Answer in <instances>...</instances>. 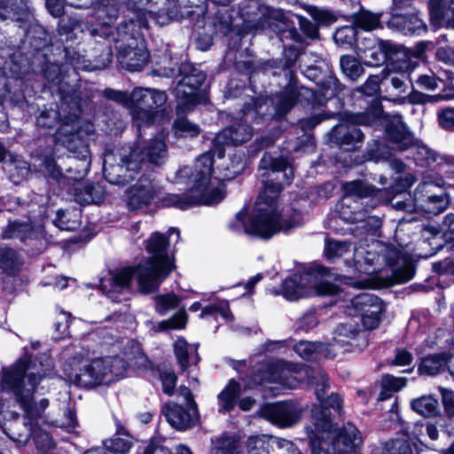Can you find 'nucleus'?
Segmentation results:
<instances>
[{
    "label": "nucleus",
    "instance_id": "20e7f679",
    "mask_svg": "<svg viewBox=\"0 0 454 454\" xmlns=\"http://www.w3.org/2000/svg\"><path fill=\"white\" fill-rule=\"evenodd\" d=\"M333 419L306 427L311 454H361L364 440L359 429L352 423L338 427Z\"/></svg>",
    "mask_w": 454,
    "mask_h": 454
},
{
    "label": "nucleus",
    "instance_id": "58836bf2",
    "mask_svg": "<svg viewBox=\"0 0 454 454\" xmlns=\"http://www.w3.org/2000/svg\"><path fill=\"white\" fill-rule=\"evenodd\" d=\"M239 14L243 20L247 33L250 29H258L263 25L261 22L262 12L259 3L256 0L244 1L239 4Z\"/></svg>",
    "mask_w": 454,
    "mask_h": 454
},
{
    "label": "nucleus",
    "instance_id": "e2e57ef3",
    "mask_svg": "<svg viewBox=\"0 0 454 454\" xmlns=\"http://www.w3.org/2000/svg\"><path fill=\"white\" fill-rule=\"evenodd\" d=\"M424 202L426 204V211L436 215L442 213L448 207L450 198L448 192L441 188L440 193H430L427 195Z\"/></svg>",
    "mask_w": 454,
    "mask_h": 454
},
{
    "label": "nucleus",
    "instance_id": "39448f33",
    "mask_svg": "<svg viewBox=\"0 0 454 454\" xmlns=\"http://www.w3.org/2000/svg\"><path fill=\"white\" fill-rule=\"evenodd\" d=\"M192 172L187 173L191 186L183 193L167 192L155 201L156 208H176L185 211L192 207L200 206H215L219 204L225 198V192L220 187H212L208 184L209 168L202 166Z\"/></svg>",
    "mask_w": 454,
    "mask_h": 454
},
{
    "label": "nucleus",
    "instance_id": "a878e982",
    "mask_svg": "<svg viewBox=\"0 0 454 454\" xmlns=\"http://www.w3.org/2000/svg\"><path fill=\"white\" fill-rule=\"evenodd\" d=\"M335 345L341 347L347 352L362 351L368 346L365 333L357 325L340 323L336 328Z\"/></svg>",
    "mask_w": 454,
    "mask_h": 454
},
{
    "label": "nucleus",
    "instance_id": "412c9836",
    "mask_svg": "<svg viewBox=\"0 0 454 454\" xmlns=\"http://www.w3.org/2000/svg\"><path fill=\"white\" fill-rule=\"evenodd\" d=\"M389 75L390 71L386 67L379 74H370L364 84L355 90L356 97L367 103L364 112L377 114L375 121L383 115L382 99L385 98L381 96L380 86L387 82Z\"/></svg>",
    "mask_w": 454,
    "mask_h": 454
},
{
    "label": "nucleus",
    "instance_id": "a18cd8bd",
    "mask_svg": "<svg viewBox=\"0 0 454 454\" xmlns=\"http://www.w3.org/2000/svg\"><path fill=\"white\" fill-rule=\"evenodd\" d=\"M413 411L425 418H438L441 414L438 398L433 395H423L411 402Z\"/></svg>",
    "mask_w": 454,
    "mask_h": 454
},
{
    "label": "nucleus",
    "instance_id": "052dcab7",
    "mask_svg": "<svg viewBox=\"0 0 454 454\" xmlns=\"http://www.w3.org/2000/svg\"><path fill=\"white\" fill-rule=\"evenodd\" d=\"M412 147L416 148V151L413 154V159L417 166L421 168H430L434 163H435L439 158V154L429 148L427 145L420 143L419 139L416 138V145Z\"/></svg>",
    "mask_w": 454,
    "mask_h": 454
},
{
    "label": "nucleus",
    "instance_id": "9b49d317",
    "mask_svg": "<svg viewBox=\"0 0 454 454\" xmlns=\"http://www.w3.org/2000/svg\"><path fill=\"white\" fill-rule=\"evenodd\" d=\"M411 184L407 179H400L389 188H378L364 180H354L345 183L343 190L346 196H356L359 199H370L372 207L392 202L395 195L406 192Z\"/></svg>",
    "mask_w": 454,
    "mask_h": 454
},
{
    "label": "nucleus",
    "instance_id": "4be33fe9",
    "mask_svg": "<svg viewBox=\"0 0 454 454\" xmlns=\"http://www.w3.org/2000/svg\"><path fill=\"white\" fill-rule=\"evenodd\" d=\"M328 386H322L317 387L315 395L318 403H314L310 409V419L313 427L326 420L335 418L336 415H340L343 408V400L338 393H332L326 395L325 388Z\"/></svg>",
    "mask_w": 454,
    "mask_h": 454
},
{
    "label": "nucleus",
    "instance_id": "7c9ffc66",
    "mask_svg": "<svg viewBox=\"0 0 454 454\" xmlns=\"http://www.w3.org/2000/svg\"><path fill=\"white\" fill-rule=\"evenodd\" d=\"M37 161L38 163L35 165V170L45 178L57 183H60L66 178L61 167L57 162L54 148L38 153Z\"/></svg>",
    "mask_w": 454,
    "mask_h": 454
},
{
    "label": "nucleus",
    "instance_id": "f03ea898",
    "mask_svg": "<svg viewBox=\"0 0 454 454\" xmlns=\"http://www.w3.org/2000/svg\"><path fill=\"white\" fill-rule=\"evenodd\" d=\"M292 211L290 215L283 217L279 198L259 193L252 211L248 214L245 208L239 210L235 215L237 222L231 223L230 228L236 231L239 223L247 235L270 240L280 232L290 234L301 224V213L295 208Z\"/></svg>",
    "mask_w": 454,
    "mask_h": 454
},
{
    "label": "nucleus",
    "instance_id": "cd10ccee",
    "mask_svg": "<svg viewBox=\"0 0 454 454\" xmlns=\"http://www.w3.org/2000/svg\"><path fill=\"white\" fill-rule=\"evenodd\" d=\"M1 237L3 239H19L26 244L27 240L41 239L43 234L31 221L15 219L8 221Z\"/></svg>",
    "mask_w": 454,
    "mask_h": 454
},
{
    "label": "nucleus",
    "instance_id": "5701e85b",
    "mask_svg": "<svg viewBox=\"0 0 454 454\" xmlns=\"http://www.w3.org/2000/svg\"><path fill=\"white\" fill-rule=\"evenodd\" d=\"M300 14L290 11L276 10L266 20L270 30L275 32L281 41L291 40L295 43L303 44L305 39L298 31V20Z\"/></svg>",
    "mask_w": 454,
    "mask_h": 454
},
{
    "label": "nucleus",
    "instance_id": "f704fd0d",
    "mask_svg": "<svg viewBox=\"0 0 454 454\" xmlns=\"http://www.w3.org/2000/svg\"><path fill=\"white\" fill-rule=\"evenodd\" d=\"M449 360V349L423 356L418 363V373L419 375L436 376L447 369Z\"/></svg>",
    "mask_w": 454,
    "mask_h": 454
},
{
    "label": "nucleus",
    "instance_id": "dca6fc26",
    "mask_svg": "<svg viewBox=\"0 0 454 454\" xmlns=\"http://www.w3.org/2000/svg\"><path fill=\"white\" fill-rule=\"evenodd\" d=\"M353 316L359 317L364 330L372 331L379 327L386 313L387 306L376 294H360L351 300Z\"/></svg>",
    "mask_w": 454,
    "mask_h": 454
},
{
    "label": "nucleus",
    "instance_id": "bb28decb",
    "mask_svg": "<svg viewBox=\"0 0 454 454\" xmlns=\"http://www.w3.org/2000/svg\"><path fill=\"white\" fill-rule=\"evenodd\" d=\"M394 157L392 148L380 140H373V145L368 146L365 151L359 149L356 154H350L342 160V165L346 168H353L363 165L366 161H389Z\"/></svg>",
    "mask_w": 454,
    "mask_h": 454
},
{
    "label": "nucleus",
    "instance_id": "de8ad7c7",
    "mask_svg": "<svg viewBox=\"0 0 454 454\" xmlns=\"http://www.w3.org/2000/svg\"><path fill=\"white\" fill-rule=\"evenodd\" d=\"M121 152V161L126 164V168H129V172L136 176L145 164L141 146L137 144L123 146Z\"/></svg>",
    "mask_w": 454,
    "mask_h": 454
},
{
    "label": "nucleus",
    "instance_id": "0e129e2a",
    "mask_svg": "<svg viewBox=\"0 0 454 454\" xmlns=\"http://www.w3.org/2000/svg\"><path fill=\"white\" fill-rule=\"evenodd\" d=\"M377 42L387 63H394L407 58L405 49L402 45L395 44L389 40L378 39Z\"/></svg>",
    "mask_w": 454,
    "mask_h": 454
},
{
    "label": "nucleus",
    "instance_id": "c85d7f7f",
    "mask_svg": "<svg viewBox=\"0 0 454 454\" xmlns=\"http://www.w3.org/2000/svg\"><path fill=\"white\" fill-rule=\"evenodd\" d=\"M226 146H231V143L219 131L212 140V146L209 151L201 154L196 160L194 166L190 169L192 172L198 171L200 168L204 169L202 166L209 168L208 184L211 185V177L214 172L215 156L223 159L225 156Z\"/></svg>",
    "mask_w": 454,
    "mask_h": 454
},
{
    "label": "nucleus",
    "instance_id": "f257e3e1",
    "mask_svg": "<svg viewBox=\"0 0 454 454\" xmlns=\"http://www.w3.org/2000/svg\"><path fill=\"white\" fill-rule=\"evenodd\" d=\"M234 68L247 75L250 89L256 94V82L262 74L270 76V83L278 88L272 96L259 93L251 96L241 109L242 118L252 124H268L272 121H282L296 106L297 94L293 85L285 83L280 59L254 61L253 59L238 60Z\"/></svg>",
    "mask_w": 454,
    "mask_h": 454
},
{
    "label": "nucleus",
    "instance_id": "0eeeda50",
    "mask_svg": "<svg viewBox=\"0 0 454 454\" xmlns=\"http://www.w3.org/2000/svg\"><path fill=\"white\" fill-rule=\"evenodd\" d=\"M376 116L377 114L368 112H346L342 114L340 122L329 130L327 144L330 147L342 152L340 156L341 163L345 157L356 154L362 148L365 135L361 127H374Z\"/></svg>",
    "mask_w": 454,
    "mask_h": 454
},
{
    "label": "nucleus",
    "instance_id": "8fccbe9b",
    "mask_svg": "<svg viewBox=\"0 0 454 454\" xmlns=\"http://www.w3.org/2000/svg\"><path fill=\"white\" fill-rule=\"evenodd\" d=\"M139 271L138 264L126 266L116 270L111 278V287L120 292L129 288L134 277H137L138 283Z\"/></svg>",
    "mask_w": 454,
    "mask_h": 454
},
{
    "label": "nucleus",
    "instance_id": "bf43d9fd",
    "mask_svg": "<svg viewBox=\"0 0 454 454\" xmlns=\"http://www.w3.org/2000/svg\"><path fill=\"white\" fill-rule=\"evenodd\" d=\"M340 67L343 74L352 81H356L364 72V68L358 58L350 54L341 55Z\"/></svg>",
    "mask_w": 454,
    "mask_h": 454
},
{
    "label": "nucleus",
    "instance_id": "37998d69",
    "mask_svg": "<svg viewBox=\"0 0 454 454\" xmlns=\"http://www.w3.org/2000/svg\"><path fill=\"white\" fill-rule=\"evenodd\" d=\"M391 275L388 277L387 286H395L407 283L416 273V262L411 257L406 256L400 264L392 268Z\"/></svg>",
    "mask_w": 454,
    "mask_h": 454
},
{
    "label": "nucleus",
    "instance_id": "e433bc0d",
    "mask_svg": "<svg viewBox=\"0 0 454 454\" xmlns=\"http://www.w3.org/2000/svg\"><path fill=\"white\" fill-rule=\"evenodd\" d=\"M176 232L180 235V231L177 228H169L168 233H162L160 231H153L147 239L144 240V247L145 252L150 256H161L168 255V248L170 246V233Z\"/></svg>",
    "mask_w": 454,
    "mask_h": 454
},
{
    "label": "nucleus",
    "instance_id": "72a5a7b5",
    "mask_svg": "<svg viewBox=\"0 0 454 454\" xmlns=\"http://www.w3.org/2000/svg\"><path fill=\"white\" fill-rule=\"evenodd\" d=\"M252 123L245 121L240 114V118L231 121V124L220 132L231 143V146L241 145L251 139L254 134Z\"/></svg>",
    "mask_w": 454,
    "mask_h": 454
},
{
    "label": "nucleus",
    "instance_id": "864d4df0",
    "mask_svg": "<svg viewBox=\"0 0 454 454\" xmlns=\"http://www.w3.org/2000/svg\"><path fill=\"white\" fill-rule=\"evenodd\" d=\"M326 349L321 341L300 340L294 346V352L306 361H317L321 358L322 353Z\"/></svg>",
    "mask_w": 454,
    "mask_h": 454
},
{
    "label": "nucleus",
    "instance_id": "f3484780",
    "mask_svg": "<svg viewBox=\"0 0 454 454\" xmlns=\"http://www.w3.org/2000/svg\"><path fill=\"white\" fill-rule=\"evenodd\" d=\"M160 187L152 173H143L135 184L124 192V200L129 211L147 208L158 200Z\"/></svg>",
    "mask_w": 454,
    "mask_h": 454
},
{
    "label": "nucleus",
    "instance_id": "c03bdc74",
    "mask_svg": "<svg viewBox=\"0 0 454 454\" xmlns=\"http://www.w3.org/2000/svg\"><path fill=\"white\" fill-rule=\"evenodd\" d=\"M145 164L148 163L153 166H161L168 156L167 145L160 139H152L145 145L141 146Z\"/></svg>",
    "mask_w": 454,
    "mask_h": 454
},
{
    "label": "nucleus",
    "instance_id": "6e6d98bb",
    "mask_svg": "<svg viewBox=\"0 0 454 454\" xmlns=\"http://www.w3.org/2000/svg\"><path fill=\"white\" fill-rule=\"evenodd\" d=\"M304 75L315 82L317 86H325L329 84L340 85L339 79L329 70H324L317 65H310L304 71Z\"/></svg>",
    "mask_w": 454,
    "mask_h": 454
},
{
    "label": "nucleus",
    "instance_id": "1a4fd4ad",
    "mask_svg": "<svg viewBox=\"0 0 454 454\" xmlns=\"http://www.w3.org/2000/svg\"><path fill=\"white\" fill-rule=\"evenodd\" d=\"M168 100L166 91L156 89L136 87L130 92L129 109L132 118L145 124H154Z\"/></svg>",
    "mask_w": 454,
    "mask_h": 454
},
{
    "label": "nucleus",
    "instance_id": "aec40b11",
    "mask_svg": "<svg viewBox=\"0 0 454 454\" xmlns=\"http://www.w3.org/2000/svg\"><path fill=\"white\" fill-rule=\"evenodd\" d=\"M187 405L177 403H166L162 413L170 426L178 431H185L193 427L200 419L198 405L189 387H183Z\"/></svg>",
    "mask_w": 454,
    "mask_h": 454
},
{
    "label": "nucleus",
    "instance_id": "603ef678",
    "mask_svg": "<svg viewBox=\"0 0 454 454\" xmlns=\"http://www.w3.org/2000/svg\"><path fill=\"white\" fill-rule=\"evenodd\" d=\"M121 28L123 30V35L121 36H136V35H139L141 30L143 28L149 27V22L147 19V13L145 10H137L134 12V16L124 20L121 23Z\"/></svg>",
    "mask_w": 454,
    "mask_h": 454
},
{
    "label": "nucleus",
    "instance_id": "423d86ee",
    "mask_svg": "<svg viewBox=\"0 0 454 454\" xmlns=\"http://www.w3.org/2000/svg\"><path fill=\"white\" fill-rule=\"evenodd\" d=\"M302 53V48L290 45L285 50L283 57L279 58L285 83H289L286 87L292 84L296 90V106L300 104L309 106L314 110L319 109L325 106L332 98H339L345 87L341 83L340 86L329 84L324 87L317 86L319 90H315L303 86L299 81L296 68L297 61Z\"/></svg>",
    "mask_w": 454,
    "mask_h": 454
},
{
    "label": "nucleus",
    "instance_id": "13d9d810",
    "mask_svg": "<svg viewBox=\"0 0 454 454\" xmlns=\"http://www.w3.org/2000/svg\"><path fill=\"white\" fill-rule=\"evenodd\" d=\"M350 243L333 239H325L324 247V256L329 263H334L349 251Z\"/></svg>",
    "mask_w": 454,
    "mask_h": 454
},
{
    "label": "nucleus",
    "instance_id": "69168bd1",
    "mask_svg": "<svg viewBox=\"0 0 454 454\" xmlns=\"http://www.w3.org/2000/svg\"><path fill=\"white\" fill-rule=\"evenodd\" d=\"M174 121L172 128L175 135L178 137H196L200 133V128L198 124L192 123L188 120L186 114L177 115Z\"/></svg>",
    "mask_w": 454,
    "mask_h": 454
},
{
    "label": "nucleus",
    "instance_id": "79ce46f5",
    "mask_svg": "<svg viewBox=\"0 0 454 454\" xmlns=\"http://www.w3.org/2000/svg\"><path fill=\"white\" fill-rule=\"evenodd\" d=\"M28 0H0V19L23 20L28 13Z\"/></svg>",
    "mask_w": 454,
    "mask_h": 454
},
{
    "label": "nucleus",
    "instance_id": "ddd939ff",
    "mask_svg": "<svg viewBox=\"0 0 454 454\" xmlns=\"http://www.w3.org/2000/svg\"><path fill=\"white\" fill-rule=\"evenodd\" d=\"M331 268L317 262H311L287 276L281 284L282 295L290 301H298L305 297L312 278L328 277Z\"/></svg>",
    "mask_w": 454,
    "mask_h": 454
},
{
    "label": "nucleus",
    "instance_id": "a211bd4d",
    "mask_svg": "<svg viewBox=\"0 0 454 454\" xmlns=\"http://www.w3.org/2000/svg\"><path fill=\"white\" fill-rule=\"evenodd\" d=\"M32 363V356L24 353L12 364L2 369L0 389L3 393L12 394L15 401L22 397L30 389H27L25 380Z\"/></svg>",
    "mask_w": 454,
    "mask_h": 454
},
{
    "label": "nucleus",
    "instance_id": "7ed1b4c3",
    "mask_svg": "<svg viewBox=\"0 0 454 454\" xmlns=\"http://www.w3.org/2000/svg\"><path fill=\"white\" fill-rule=\"evenodd\" d=\"M160 73L177 80L173 90L176 115L188 114L207 101V74L200 65L190 60L180 61L178 67H164Z\"/></svg>",
    "mask_w": 454,
    "mask_h": 454
},
{
    "label": "nucleus",
    "instance_id": "9d476101",
    "mask_svg": "<svg viewBox=\"0 0 454 454\" xmlns=\"http://www.w3.org/2000/svg\"><path fill=\"white\" fill-rule=\"evenodd\" d=\"M137 264L140 270L138 288L144 294L158 291L160 285L176 269L174 254L149 256Z\"/></svg>",
    "mask_w": 454,
    "mask_h": 454
},
{
    "label": "nucleus",
    "instance_id": "b1692460",
    "mask_svg": "<svg viewBox=\"0 0 454 454\" xmlns=\"http://www.w3.org/2000/svg\"><path fill=\"white\" fill-rule=\"evenodd\" d=\"M300 405L292 400L278 401L265 404L262 408V416L279 427H289L301 419Z\"/></svg>",
    "mask_w": 454,
    "mask_h": 454
},
{
    "label": "nucleus",
    "instance_id": "c756f323",
    "mask_svg": "<svg viewBox=\"0 0 454 454\" xmlns=\"http://www.w3.org/2000/svg\"><path fill=\"white\" fill-rule=\"evenodd\" d=\"M437 389L443 409L437 418V424L449 437H454V390L442 386Z\"/></svg>",
    "mask_w": 454,
    "mask_h": 454
},
{
    "label": "nucleus",
    "instance_id": "5fc2aeb1",
    "mask_svg": "<svg viewBox=\"0 0 454 454\" xmlns=\"http://www.w3.org/2000/svg\"><path fill=\"white\" fill-rule=\"evenodd\" d=\"M275 436L266 434L249 436L246 442L247 454H273Z\"/></svg>",
    "mask_w": 454,
    "mask_h": 454
},
{
    "label": "nucleus",
    "instance_id": "ea45409f",
    "mask_svg": "<svg viewBox=\"0 0 454 454\" xmlns=\"http://www.w3.org/2000/svg\"><path fill=\"white\" fill-rule=\"evenodd\" d=\"M427 9L431 26L434 29L446 27L450 12V0H428Z\"/></svg>",
    "mask_w": 454,
    "mask_h": 454
},
{
    "label": "nucleus",
    "instance_id": "774afa93",
    "mask_svg": "<svg viewBox=\"0 0 454 454\" xmlns=\"http://www.w3.org/2000/svg\"><path fill=\"white\" fill-rule=\"evenodd\" d=\"M214 33L211 24L193 28L192 36L196 48L201 51H208L214 43Z\"/></svg>",
    "mask_w": 454,
    "mask_h": 454
},
{
    "label": "nucleus",
    "instance_id": "393cba45",
    "mask_svg": "<svg viewBox=\"0 0 454 454\" xmlns=\"http://www.w3.org/2000/svg\"><path fill=\"white\" fill-rule=\"evenodd\" d=\"M386 24L388 28L409 36H419L428 31V26L423 19V13L419 9L397 14L395 18H388Z\"/></svg>",
    "mask_w": 454,
    "mask_h": 454
},
{
    "label": "nucleus",
    "instance_id": "09e8293b",
    "mask_svg": "<svg viewBox=\"0 0 454 454\" xmlns=\"http://www.w3.org/2000/svg\"><path fill=\"white\" fill-rule=\"evenodd\" d=\"M132 442L129 439H123L119 436H113L103 441V447L89 450L85 454H127L131 447Z\"/></svg>",
    "mask_w": 454,
    "mask_h": 454
},
{
    "label": "nucleus",
    "instance_id": "c9c22d12",
    "mask_svg": "<svg viewBox=\"0 0 454 454\" xmlns=\"http://www.w3.org/2000/svg\"><path fill=\"white\" fill-rule=\"evenodd\" d=\"M345 274H336L334 277L335 280H339L346 285H352L354 280L363 274L369 275L375 271V268L372 267V263L368 259H364V262L357 261L353 256L350 259L344 261Z\"/></svg>",
    "mask_w": 454,
    "mask_h": 454
},
{
    "label": "nucleus",
    "instance_id": "6ab92c4d",
    "mask_svg": "<svg viewBox=\"0 0 454 454\" xmlns=\"http://www.w3.org/2000/svg\"><path fill=\"white\" fill-rule=\"evenodd\" d=\"M113 359L117 360L116 357L95 358L90 364L80 368L79 372H69L67 377L75 387L92 389L104 384L106 377L114 373Z\"/></svg>",
    "mask_w": 454,
    "mask_h": 454
},
{
    "label": "nucleus",
    "instance_id": "2f4dec72",
    "mask_svg": "<svg viewBox=\"0 0 454 454\" xmlns=\"http://www.w3.org/2000/svg\"><path fill=\"white\" fill-rule=\"evenodd\" d=\"M211 25L215 33H220L223 36L234 40L235 43H239L247 34V30L233 24L232 15L227 11L224 12L218 11Z\"/></svg>",
    "mask_w": 454,
    "mask_h": 454
},
{
    "label": "nucleus",
    "instance_id": "4c0bfd02",
    "mask_svg": "<svg viewBox=\"0 0 454 454\" xmlns=\"http://www.w3.org/2000/svg\"><path fill=\"white\" fill-rule=\"evenodd\" d=\"M382 17L383 12L374 13L363 6L349 16L351 22L358 30L361 29L367 32L378 28H383V25L381 23Z\"/></svg>",
    "mask_w": 454,
    "mask_h": 454
},
{
    "label": "nucleus",
    "instance_id": "3c124183",
    "mask_svg": "<svg viewBox=\"0 0 454 454\" xmlns=\"http://www.w3.org/2000/svg\"><path fill=\"white\" fill-rule=\"evenodd\" d=\"M333 38L335 43L345 50L355 49L357 47L359 38L358 29L353 23L336 28Z\"/></svg>",
    "mask_w": 454,
    "mask_h": 454
},
{
    "label": "nucleus",
    "instance_id": "f8f14e48",
    "mask_svg": "<svg viewBox=\"0 0 454 454\" xmlns=\"http://www.w3.org/2000/svg\"><path fill=\"white\" fill-rule=\"evenodd\" d=\"M116 59L122 68L129 71H141L148 64L151 59L145 42L142 39L138 42L137 36H121L114 38Z\"/></svg>",
    "mask_w": 454,
    "mask_h": 454
},
{
    "label": "nucleus",
    "instance_id": "2eb2a0df",
    "mask_svg": "<svg viewBox=\"0 0 454 454\" xmlns=\"http://www.w3.org/2000/svg\"><path fill=\"white\" fill-rule=\"evenodd\" d=\"M79 113H68L63 117L58 108H44L40 111L36 116V125L38 128L45 129L46 135L51 133L57 141L61 140L62 137H67L66 141H69L76 134L77 129L74 123L77 121ZM65 142V140H63Z\"/></svg>",
    "mask_w": 454,
    "mask_h": 454
},
{
    "label": "nucleus",
    "instance_id": "680f3d73",
    "mask_svg": "<svg viewBox=\"0 0 454 454\" xmlns=\"http://www.w3.org/2000/svg\"><path fill=\"white\" fill-rule=\"evenodd\" d=\"M155 311L160 316L166 315L169 310L178 309L182 303V297L174 292L158 294L154 297Z\"/></svg>",
    "mask_w": 454,
    "mask_h": 454
},
{
    "label": "nucleus",
    "instance_id": "4468645a",
    "mask_svg": "<svg viewBox=\"0 0 454 454\" xmlns=\"http://www.w3.org/2000/svg\"><path fill=\"white\" fill-rule=\"evenodd\" d=\"M376 126H382L384 139L397 151H407L416 145V137L403 121L402 114H390L383 111V115L376 121Z\"/></svg>",
    "mask_w": 454,
    "mask_h": 454
},
{
    "label": "nucleus",
    "instance_id": "a19ab883",
    "mask_svg": "<svg viewBox=\"0 0 454 454\" xmlns=\"http://www.w3.org/2000/svg\"><path fill=\"white\" fill-rule=\"evenodd\" d=\"M103 176L107 183L118 186H125L136 177L129 172V168H126V164L121 161L109 166L104 163Z\"/></svg>",
    "mask_w": 454,
    "mask_h": 454
},
{
    "label": "nucleus",
    "instance_id": "6e6552de",
    "mask_svg": "<svg viewBox=\"0 0 454 454\" xmlns=\"http://www.w3.org/2000/svg\"><path fill=\"white\" fill-rule=\"evenodd\" d=\"M260 168L262 173L263 193L280 198L286 186L290 185L294 180V168L288 159L284 156L271 157L264 153L260 160Z\"/></svg>",
    "mask_w": 454,
    "mask_h": 454
},
{
    "label": "nucleus",
    "instance_id": "473e14b6",
    "mask_svg": "<svg viewBox=\"0 0 454 454\" xmlns=\"http://www.w3.org/2000/svg\"><path fill=\"white\" fill-rule=\"evenodd\" d=\"M16 402L23 411L24 419L30 425L38 423V420L43 417L50 404V401L47 398H42L38 403L35 402L33 389H30V392H27L22 397L18 398Z\"/></svg>",
    "mask_w": 454,
    "mask_h": 454
},
{
    "label": "nucleus",
    "instance_id": "4d7b16f0",
    "mask_svg": "<svg viewBox=\"0 0 454 454\" xmlns=\"http://www.w3.org/2000/svg\"><path fill=\"white\" fill-rule=\"evenodd\" d=\"M31 50L38 54L50 44V38L47 30L41 25L31 26L27 31Z\"/></svg>",
    "mask_w": 454,
    "mask_h": 454
},
{
    "label": "nucleus",
    "instance_id": "338daca9",
    "mask_svg": "<svg viewBox=\"0 0 454 454\" xmlns=\"http://www.w3.org/2000/svg\"><path fill=\"white\" fill-rule=\"evenodd\" d=\"M69 166L66 171L69 174L74 173V176L69 177L75 182L82 181L88 174L90 166V157L84 154L81 159L75 156H68Z\"/></svg>",
    "mask_w": 454,
    "mask_h": 454
},
{
    "label": "nucleus",
    "instance_id": "49530a36",
    "mask_svg": "<svg viewBox=\"0 0 454 454\" xmlns=\"http://www.w3.org/2000/svg\"><path fill=\"white\" fill-rule=\"evenodd\" d=\"M240 393L239 383L231 379L224 388L218 394L219 411L231 412L234 410Z\"/></svg>",
    "mask_w": 454,
    "mask_h": 454
}]
</instances>
